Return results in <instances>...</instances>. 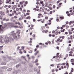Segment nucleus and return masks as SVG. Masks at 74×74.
Wrapping results in <instances>:
<instances>
[{
  "label": "nucleus",
  "instance_id": "22",
  "mask_svg": "<svg viewBox=\"0 0 74 74\" xmlns=\"http://www.w3.org/2000/svg\"><path fill=\"white\" fill-rule=\"evenodd\" d=\"M71 62H74V59H71Z\"/></svg>",
  "mask_w": 74,
  "mask_h": 74
},
{
  "label": "nucleus",
  "instance_id": "49",
  "mask_svg": "<svg viewBox=\"0 0 74 74\" xmlns=\"http://www.w3.org/2000/svg\"><path fill=\"white\" fill-rule=\"evenodd\" d=\"M69 53H70V54H72V53H73V51H71L69 52Z\"/></svg>",
  "mask_w": 74,
  "mask_h": 74
},
{
  "label": "nucleus",
  "instance_id": "21",
  "mask_svg": "<svg viewBox=\"0 0 74 74\" xmlns=\"http://www.w3.org/2000/svg\"><path fill=\"white\" fill-rule=\"evenodd\" d=\"M66 66H68V67H67V69H68V68H69V63H66Z\"/></svg>",
  "mask_w": 74,
  "mask_h": 74
},
{
  "label": "nucleus",
  "instance_id": "32",
  "mask_svg": "<svg viewBox=\"0 0 74 74\" xmlns=\"http://www.w3.org/2000/svg\"><path fill=\"white\" fill-rule=\"evenodd\" d=\"M36 10L37 11H39V12H41V10L39 9H36Z\"/></svg>",
  "mask_w": 74,
  "mask_h": 74
},
{
  "label": "nucleus",
  "instance_id": "63",
  "mask_svg": "<svg viewBox=\"0 0 74 74\" xmlns=\"http://www.w3.org/2000/svg\"><path fill=\"white\" fill-rule=\"evenodd\" d=\"M55 33H56V35H58V32H55Z\"/></svg>",
  "mask_w": 74,
  "mask_h": 74
},
{
  "label": "nucleus",
  "instance_id": "1",
  "mask_svg": "<svg viewBox=\"0 0 74 74\" xmlns=\"http://www.w3.org/2000/svg\"><path fill=\"white\" fill-rule=\"evenodd\" d=\"M11 57H8L7 58V59L6 60V62H10V61L11 60Z\"/></svg>",
  "mask_w": 74,
  "mask_h": 74
},
{
  "label": "nucleus",
  "instance_id": "14",
  "mask_svg": "<svg viewBox=\"0 0 74 74\" xmlns=\"http://www.w3.org/2000/svg\"><path fill=\"white\" fill-rule=\"evenodd\" d=\"M17 71V73H19L21 72V70H17L16 71Z\"/></svg>",
  "mask_w": 74,
  "mask_h": 74
},
{
  "label": "nucleus",
  "instance_id": "55",
  "mask_svg": "<svg viewBox=\"0 0 74 74\" xmlns=\"http://www.w3.org/2000/svg\"><path fill=\"white\" fill-rule=\"evenodd\" d=\"M54 71H55V70H54V69H52L51 70V72H52V73H53V72H54Z\"/></svg>",
  "mask_w": 74,
  "mask_h": 74
},
{
  "label": "nucleus",
  "instance_id": "33",
  "mask_svg": "<svg viewBox=\"0 0 74 74\" xmlns=\"http://www.w3.org/2000/svg\"><path fill=\"white\" fill-rule=\"evenodd\" d=\"M38 62V59H36L35 61V63H37V62Z\"/></svg>",
  "mask_w": 74,
  "mask_h": 74
},
{
  "label": "nucleus",
  "instance_id": "15",
  "mask_svg": "<svg viewBox=\"0 0 74 74\" xmlns=\"http://www.w3.org/2000/svg\"><path fill=\"white\" fill-rule=\"evenodd\" d=\"M1 65H5L6 64V63L5 62H2L1 64Z\"/></svg>",
  "mask_w": 74,
  "mask_h": 74
},
{
  "label": "nucleus",
  "instance_id": "39",
  "mask_svg": "<svg viewBox=\"0 0 74 74\" xmlns=\"http://www.w3.org/2000/svg\"><path fill=\"white\" fill-rule=\"evenodd\" d=\"M58 31L59 30L58 29H57L55 30V32H58Z\"/></svg>",
  "mask_w": 74,
  "mask_h": 74
},
{
  "label": "nucleus",
  "instance_id": "37",
  "mask_svg": "<svg viewBox=\"0 0 74 74\" xmlns=\"http://www.w3.org/2000/svg\"><path fill=\"white\" fill-rule=\"evenodd\" d=\"M60 3V1L59 0L58 1H57L56 3L57 4H59Z\"/></svg>",
  "mask_w": 74,
  "mask_h": 74
},
{
  "label": "nucleus",
  "instance_id": "51",
  "mask_svg": "<svg viewBox=\"0 0 74 74\" xmlns=\"http://www.w3.org/2000/svg\"><path fill=\"white\" fill-rule=\"evenodd\" d=\"M65 23H66V25H68V24L69 23V22L68 21H66L65 22Z\"/></svg>",
  "mask_w": 74,
  "mask_h": 74
},
{
  "label": "nucleus",
  "instance_id": "35",
  "mask_svg": "<svg viewBox=\"0 0 74 74\" xmlns=\"http://www.w3.org/2000/svg\"><path fill=\"white\" fill-rule=\"evenodd\" d=\"M6 66H3L2 67V69H6Z\"/></svg>",
  "mask_w": 74,
  "mask_h": 74
},
{
  "label": "nucleus",
  "instance_id": "50",
  "mask_svg": "<svg viewBox=\"0 0 74 74\" xmlns=\"http://www.w3.org/2000/svg\"><path fill=\"white\" fill-rule=\"evenodd\" d=\"M3 25L4 26H5V27H6L7 26V25H6V23H5L3 24Z\"/></svg>",
  "mask_w": 74,
  "mask_h": 74
},
{
  "label": "nucleus",
  "instance_id": "38",
  "mask_svg": "<svg viewBox=\"0 0 74 74\" xmlns=\"http://www.w3.org/2000/svg\"><path fill=\"white\" fill-rule=\"evenodd\" d=\"M58 31L59 30L58 29H57L55 30V32H58Z\"/></svg>",
  "mask_w": 74,
  "mask_h": 74
},
{
  "label": "nucleus",
  "instance_id": "12",
  "mask_svg": "<svg viewBox=\"0 0 74 74\" xmlns=\"http://www.w3.org/2000/svg\"><path fill=\"white\" fill-rule=\"evenodd\" d=\"M30 18H31L30 16H28L26 18V19H30Z\"/></svg>",
  "mask_w": 74,
  "mask_h": 74
},
{
  "label": "nucleus",
  "instance_id": "34",
  "mask_svg": "<svg viewBox=\"0 0 74 74\" xmlns=\"http://www.w3.org/2000/svg\"><path fill=\"white\" fill-rule=\"evenodd\" d=\"M50 66H51V67H54V65H53V64H51L50 65Z\"/></svg>",
  "mask_w": 74,
  "mask_h": 74
},
{
  "label": "nucleus",
  "instance_id": "9",
  "mask_svg": "<svg viewBox=\"0 0 74 74\" xmlns=\"http://www.w3.org/2000/svg\"><path fill=\"white\" fill-rule=\"evenodd\" d=\"M39 70H38V71L37 70V68H34V71H36V72H37V71H38Z\"/></svg>",
  "mask_w": 74,
  "mask_h": 74
},
{
  "label": "nucleus",
  "instance_id": "53",
  "mask_svg": "<svg viewBox=\"0 0 74 74\" xmlns=\"http://www.w3.org/2000/svg\"><path fill=\"white\" fill-rule=\"evenodd\" d=\"M33 22H36V19H33Z\"/></svg>",
  "mask_w": 74,
  "mask_h": 74
},
{
  "label": "nucleus",
  "instance_id": "30",
  "mask_svg": "<svg viewBox=\"0 0 74 74\" xmlns=\"http://www.w3.org/2000/svg\"><path fill=\"white\" fill-rule=\"evenodd\" d=\"M19 3L21 5H23L22 4H23V2H20Z\"/></svg>",
  "mask_w": 74,
  "mask_h": 74
},
{
  "label": "nucleus",
  "instance_id": "36",
  "mask_svg": "<svg viewBox=\"0 0 74 74\" xmlns=\"http://www.w3.org/2000/svg\"><path fill=\"white\" fill-rule=\"evenodd\" d=\"M32 69H30L29 70V72H32Z\"/></svg>",
  "mask_w": 74,
  "mask_h": 74
},
{
  "label": "nucleus",
  "instance_id": "31",
  "mask_svg": "<svg viewBox=\"0 0 74 74\" xmlns=\"http://www.w3.org/2000/svg\"><path fill=\"white\" fill-rule=\"evenodd\" d=\"M70 37V38L71 40H72V39H73V38H72L73 37V36L72 35Z\"/></svg>",
  "mask_w": 74,
  "mask_h": 74
},
{
  "label": "nucleus",
  "instance_id": "6",
  "mask_svg": "<svg viewBox=\"0 0 74 74\" xmlns=\"http://www.w3.org/2000/svg\"><path fill=\"white\" fill-rule=\"evenodd\" d=\"M39 52V51H36V53H35L34 54L35 56H36V55H37V54Z\"/></svg>",
  "mask_w": 74,
  "mask_h": 74
},
{
  "label": "nucleus",
  "instance_id": "62",
  "mask_svg": "<svg viewBox=\"0 0 74 74\" xmlns=\"http://www.w3.org/2000/svg\"><path fill=\"white\" fill-rule=\"evenodd\" d=\"M21 58H23V59H25V57L23 56H21Z\"/></svg>",
  "mask_w": 74,
  "mask_h": 74
},
{
  "label": "nucleus",
  "instance_id": "41",
  "mask_svg": "<svg viewBox=\"0 0 74 74\" xmlns=\"http://www.w3.org/2000/svg\"><path fill=\"white\" fill-rule=\"evenodd\" d=\"M74 28H72L71 29V31H72V32H73V31L74 30Z\"/></svg>",
  "mask_w": 74,
  "mask_h": 74
},
{
  "label": "nucleus",
  "instance_id": "18",
  "mask_svg": "<svg viewBox=\"0 0 74 74\" xmlns=\"http://www.w3.org/2000/svg\"><path fill=\"white\" fill-rule=\"evenodd\" d=\"M60 38H58L57 40H56V42H58L59 41H60Z\"/></svg>",
  "mask_w": 74,
  "mask_h": 74
},
{
  "label": "nucleus",
  "instance_id": "13",
  "mask_svg": "<svg viewBox=\"0 0 74 74\" xmlns=\"http://www.w3.org/2000/svg\"><path fill=\"white\" fill-rule=\"evenodd\" d=\"M40 4H42L44 3V2L43 1H41V0H40Z\"/></svg>",
  "mask_w": 74,
  "mask_h": 74
},
{
  "label": "nucleus",
  "instance_id": "64",
  "mask_svg": "<svg viewBox=\"0 0 74 74\" xmlns=\"http://www.w3.org/2000/svg\"><path fill=\"white\" fill-rule=\"evenodd\" d=\"M52 36V35L51 34H49V37H51Z\"/></svg>",
  "mask_w": 74,
  "mask_h": 74
},
{
  "label": "nucleus",
  "instance_id": "57",
  "mask_svg": "<svg viewBox=\"0 0 74 74\" xmlns=\"http://www.w3.org/2000/svg\"><path fill=\"white\" fill-rule=\"evenodd\" d=\"M55 31H54V30H53L52 32V33H53H53H55Z\"/></svg>",
  "mask_w": 74,
  "mask_h": 74
},
{
  "label": "nucleus",
  "instance_id": "4",
  "mask_svg": "<svg viewBox=\"0 0 74 74\" xmlns=\"http://www.w3.org/2000/svg\"><path fill=\"white\" fill-rule=\"evenodd\" d=\"M2 59L3 60H5L7 59V58L4 56H3L2 57Z\"/></svg>",
  "mask_w": 74,
  "mask_h": 74
},
{
  "label": "nucleus",
  "instance_id": "10",
  "mask_svg": "<svg viewBox=\"0 0 74 74\" xmlns=\"http://www.w3.org/2000/svg\"><path fill=\"white\" fill-rule=\"evenodd\" d=\"M74 21H70L69 22V25H71L72 24V23H74Z\"/></svg>",
  "mask_w": 74,
  "mask_h": 74
},
{
  "label": "nucleus",
  "instance_id": "58",
  "mask_svg": "<svg viewBox=\"0 0 74 74\" xmlns=\"http://www.w3.org/2000/svg\"><path fill=\"white\" fill-rule=\"evenodd\" d=\"M30 15V14L29 13H26V15Z\"/></svg>",
  "mask_w": 74,
  "mask_h": 74
},
{
  "label": "nucleus",
  "instance_id": "5",
  "mask_svg": "<svg viewBox=\"0 0 74 74\" xmlns=\"http://www.w3.org/2000/svg\"><path fill=\"white\" fill-rule=\"evenodd\" d=\"M48 30H43L42 31V32L43 33H47V32H48Z\"/></svg>",
  "mask_w": 74,
  "mask_h": 74
},
{
  "label": "nucleus",
  "instance_id": "8",
  "mask_svg": "<svg viewBox=\"0 0 74 74\" xmlns=\"http://www.w3.org/2000/svg\"><path fill=\"white\" fill-rule=\"evenodd\" d=\"M12 70V68H9L7 70V71H10Z\"/></svg>",
  "mask_w": 74,
  "mask_h": 74
},
{
  "label": "nucleus",
  "instance_id": "23",
  "mask_svg": "<svg viewBox=\"0 0 74 74\" xmlns=\"http://www.w3.org/2000/svg\"><path fill=\"white\" fill-rule=\"evenodd\" d=\"M8 41H9L8 40H5V42L6 43V44H7V43H8Z\"/></svg>",
  "mask_w": 74,
  "mask_h": 74
},
{
  "label": "nucleus",
  "instance_id": "40",
  "mask_svg": "<svg viewBox=\"0 0 74 74\" xmlns=\"http://www.w3.org/2000/svg\"><path fill=\"white\" fill-rule=\"evenodd\" d=\"M66 25H63L62 26V27H66Z\"/></svg>",
  "mask_w": 74,
  "mask_h": 74
},
{
  "label": "nucleus",
  "instance_id": "7",
  "mask_svg": "<svg viewBox=\"0 0 74 74\" xmlns=\"http://www.w3.org/2000/svg\"><path fill=\"white\" fill-rule=\"evenodd\" d=\"M11 27H15V28H18L19 27L18 26H11Z\"/></svg>",
  "mask_w": 74,
  "mask_h": 74
},
{
  "label": "nucleus",
  "instance_id": "3",
  "mask_svg": "<svg viewBox=\"0 0 74 74\" xmlns=\"http://www.w3.org/2000/svg\"><path fill=\"white\" fill-rule=\"evenodd\" d=\"M12 74H17V71H16V70L13 71L12 72Z\"/></svg>",
  "mask_w": 74,
  "mask_h": 74
},
{
  "label": "nucleus",
  "instance_id": "24",
  "mask_svg": "<svg viewBox=\"0 0 74 74\" xmlns=\"http://www.w3.org/2000/svg\"><path fill=\"white\" fill-rule=\"evenodd\" d=\"M6 4H8L9 3V1H8V0H7L6 1V2H5Z\"/></svg>",
  "mask_w": 74,
  "mask_h": 74
},
{
  "label": "nucleus",
  "instance_id": "17",
  "mask_svg": "<svg viewBox=\"0 0 74 74\" xmlns=\"http://www.w3.org/2000/svg\"><path fill=\"white\" fill-rule=\"evenodd\" d=\"M19 67V64H17L16 66V68H18Z\"/></svg>",
  "mask_w": 74,
  "mask_h": 74
},
{
  "label": "nucleus",
  "instance_id": "44",
  "mask_svg": "<svg viewBox=\"0 0 74 74\" xmlns=\"http://www.w3.org/2000/svg\"><path fill=\"white\" fill-rule=\"evenodd\" d=\"M66 29H68L69 27V26L68 25L66 26Z\"/></svg>",
  "mask_w": 74,
  "mask_h": 74
},
{
  "label": "nucleus",
  "instance_id": "52",
  "mask_svg": "<svg viewBox=\"0 0 74 74\" xmlns=\"http://www.w3.org/2000/svg\"><path fill=\"white\" fill-rule=\"evenodd\" d=\"M16 10L17 11H19V8H16Z\"/></svg>",
  "mask_w": 74,
  "mask_h": 74
},
{
  "label": "nucleus",
  "instance_id": "48",
  "mask_svg": "<svg viewBox=\"0 0 74 74\" xmlns=\"http://www.w3.org/2000/svg\"><path fill=\"white\" fill-rule=\"evenodd\" d=\"M36 4H37V5H38V4H40V3L38 2H37L36 3Z\"/></svg>",
  "mask_w": 74,
  "mask_h": 74
},
{
  "label": "nucleus",
  "instance_id": "28",
  "mask_svg": "<svg viewBox=\"0 0 74 74\" xmlns=\"http://www.w3.org/2000/svg\"><path fill=\"white\" fill-rule=\"evenodd\" d=\"M39 72H40V70H39L38 71H37V74H40V73H39Z\"/></svg>",
  "mask_w": 74,
  "mask_h": 74
},
{
  "label": "nucleus",
  "instance_id": "11",
  "mask_svg": "<svg viewBox=\"0 0 74 74\" xmlns=\"http://www.w3.org/2000/svg\"><path fill=\"white\" fill-rule=\"evenodd\" d=\"M60 18L61 19H64V17L63 16H61L60 17Z\"/></svg>",
  "mask_w": 74,
  "mask_h": 74
},
{
  "label": "nucleus",
  "instance_id": "60",
  "mask_svg": "<svg viewBox=\"0 0 74 74\" xmlns=\"http://www.w3.org/2000/svg\"><path fill=\"white\" fill-rule=\"evenodd\" d=\"M45 19H48V17L47 16H46L45 17Z\"/></svg>",
  "mask_w": 74,
  "mask_h": 74
},
{
  "label": "nucleus",
  "instance_id": "26",
  "mask_svg": "<svg viewBox=\"0 0 74 74\" xmlns=\"http://www.w3.org/2000/svg\"><path fill=\"white\" fill-rule=\"evenodd\" d=\"M0 14L1 15H3V12L2 11H1L0 12Z\"/></svg>",
  "mask_w": 74,
  "mask_h": 74
},
{
  "label": "nucleus",
  "instance_id": "27",
  "mask_svg": "<svg viewBox=\"0 0 74 74\" xmlns=\"http://www.w3.org/2000/svg\"><path fill=\"white\" fill-rule=\"evenodd\" d=\"M3 72L2 71H0V74H3Z\"/></svg>",
  "mask_w": 74,
  "mask_h": 74
},
{
  "label": "nucleus",
  "instance_id": "61",
  "mask_svg": "<svg viewBox=\"0 0 74 74\" xmlns=\"http://www.w3.org/2000/svg\"><path fill=\"white\" fill-rule=\"evenodd\" d=\"M36 48H38L39 47V45H37L36 46Z\"/></svg>",
  "mask_w": 74,
  "mask_h": 74
},
{
  "label": "nucleus",
  "instance_id": "16",
  "mask_svg": "<svg viewBox=\"0 0 74 74\" xmlns=\"http://www.w3.org/2000/svg\"><path fill=\"white\" fill-rule=\"evenodd\" d=\"M71 73H73V71H74V69H73V68H71Z\"/></svg>",
  "mask_w": 74,
  "mask_h": 74
},
{
  "label": "nucleus",
  "instance_id": "56",
  "mask_svg": "<svg viewBox=\"0 0 74 74\" xmlns=\"http://www.w3.org/2000/svg\"><path fill=\"white\" fill-rule=\"evenodd\" d=\"M33 10H34V11H36V10H37V9H36V8H34V9H33Z\"/></svg>",
  "mask_w": 74,
  "mask_h": 74
},
{
  "label": "nucleus",
  "instance_id": "43",
  "mask_svg": "<svg viewBox=\"0 0 74 74\" xmlns=\"http://www.w3.org/2000/svg\"><path fill=\"white\" fill-rule=\"evenodd\" d=\"M25 4H26V5L27 4V3H28L27 1H26L25 2Z\"/></svg>",
  "mask_w": 74,
  "mask_h": 74
},
{
  "label": "nucleus",
  "instance_id": "25",
  "mask_svg": "<svg viewBox=\"0 0 74 74\" xmlns=\"http://www.w3.org/2000/svg\"><path fill=\"white\" fill-rule=\"evenodd\" d=\"M56 20L57 22H59V18L58 17L56 18Z\"/></svg>",
  "mask_w": 74,
  "mask_h": 74
},
{
  "label": "nucleus",
  "instance_id": "2",
  "mask_svg": "<svg viewBox=\"0 0 74 74\" xmlns=\"http://www.w3.org/2000/svg\"><path fill=\"white\" fill-rule=\"evenodd\" d=\"M29 67H31V68H32L33 67V65L32 63H29L28 64Z\"/></svg>",
  "mask_w": 74,
  "mask_h": 74
},
{
  "label": "nucleus",
  "instance_id": "59",
  "mask_svg": "<svg viewBox=\"0 0 74 74\" xmlns=\"http://www.w3.org/2000/svg\"><path fill=\"white\" fill-rule=\"evenodd\" d=\"M19 53H21V54H22V53H23V52L22 51H20L19 52Z\"/></svg>",
  "mask_w": 74,
  "mask_h": 74
},
{
  "label": "nucleus",
  "instance_id": "19",
  "mask_svg": "<svg viewBox=\"0 0 74 74\" xmlns=\"http://www.w3.org/2000/svg\"><path fill=\"white\" fill-rule=\"evenodd\" d=\"M15 6H16V5H12V8H15Z\"/></svg>",
  "mask_w": 74,
  "mask_h": 74
},
{
  "label": "nucleus",
  "instance_id": "20",
  "mask_svg": "<svg viewBox=\"0 0 74 74\" xmlns=\"http://www.w3.org/2000/svg\"><path fill=\"white\" fill-rule=\"evenodd\" d=\"M3 28H0V33H1V32H3Z\"/></svg>",
  "mask_w": 74,
  "mask_h": 74
},
{
  "label": "nucleus",
  "instance_id": "29",
  "mask_svg": "<svg viewBox=\"0 0 74 74\" xmlns=\"http://www.w3.org/2000/svg\"><path fill=\"white\" fill-rule=\"evenodd\" d=\"M52 44H55V42H54V40H53L52 41Z\"/></svg>",
  "mask_w": 74,
  "mask_h": 74
},
{
  "label": "nucleus",
  "instance_id": "54",
  "mask_svg": "<svg viewBox=\"0 0 74 74\" xmlns=\"http://www.w3.org/2000/svg\"><path fill=\"white\" fill-rule=\"evenodd\" d=\"M36 8H39V7H38V6L37 5L36 6Z\"/></svg>",
  "mask_w": 74,
  "mask_h": 74
},
{
  "label": "nucleus",
  "instance_id": "47",
  "mask_svg": "<svg viewBox=\"0 0 74 74\" xmlns=\"http://www.w3.org/2000/svg\"><path fill=\"white\" fill-rule=\"evenodd\" d=\"M51 36L52 37H55V34H53Z\"/></svg>",
  "mask_w": 74,
  "mask_h": 74
},
{
  "label": "nucleus",
  "instance_id": "42",
  "mask_svg": "<svg viewBox=\"0 0 74 74\" xmlns=\"http://www.w3.org/2000/svg\"><path fill=\"white\" fill-rule=\"evenodd\" d=\"M24 46H22L21 47V49H23V50H24Z\"/></svg>",
  "mask_w": 74,
  "mask_h": 74
},
{
  "label": "nucleus",
  "instance_id": "46",
  "mask_svg": "<svg viewBox=\"0 0 74 74\" xmlns=\"http://www.w3.org/2000/svg\"><path fill=\"white\" fill-rule=\"evenodd\" d=\"M62 64L63 65V66H64V65H65V64H66V63H63L61 65H62Z\"/></svg>",
  "mask_w": 74,
  "mask_h": 74
},
{
  "label": "nucleus",
  "instance_id": "45",
  "mask_svg": "<svg viewBox=\"0 0 74 74\" xmlns=\"http://www.w3.org/2000/svg\"><path fill=\"white\" fill-rule=\"evenodd\" d=\"M29 53H32V50H30L29 51Z\"/></svg>",
  "mask_w": 74,
  "mask_h": 74
}]
</instances>
